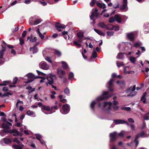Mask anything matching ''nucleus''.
<instances>
[{
  "label": "nucleus",
  "instance_id": "nucleus-1",
  "mask_svg": "<svg viewBox=\"0 0 149 149\" xmlns=\"http://www.w3.org/2000/svg\"><path fill=\"white\" fill-rule=\"evenodd\" d=\"M108 94V91H104L103 93V94L101 96L98 97L96 99V100L98 103V106L99 107H101L102 105H103V109L108 111H109L111 109L112 103L110 102H104V103L101 104L99 103L100 102L104 100L107 99L108 98L111 96H106Z\"/></svg>",
  "mask_w": 149,
  "mask_h": 149
},
{
  "label": "nucleus",
  "instance_id": "nucleus-2",
  "mask_svg": "<svg viewBox=\"0 0 149 149\" xmlns=\"http://www.w3.org/2000/svg\"><path fill=\"white\" fill-rule=\"evenodd\" d=\"M136 89L135 86H131L128 88L126 91V93L128 94L127 96H135L137 93V92L135 91Z\"/></svg>",
  "mask_w": 149,
  "mask_h": 149
},
{
  "label": "nucleus",
  "instance_id": "nucleus-3",
  "mask_svg": "<svg viewBox=\"0 0 149 149\" xmlns=\"http://www.w3.org/2000/svg\"><path fill=\"white\" fill-rule=\"evenodd\" d=\"M56 78L55 75L53 74H50L49 76H47V79L48 81L45 83L46 85L48 86V84L52 85L54 84V80H55Z\"/></svg>",
  "mask_w": 149,
  "mask_h": 149
},
{
  "label": "nucleus",
  "instance_id": "nucleus-4",
  "mask_svg": "<svg viewBox=\"0 0 149 149\" xmlns=\"http://www.w3.org/2000/svg\"><path fill=\"white\" fill-rule=\"evenodd\" d=\"M41 110L44 113L46 114H51L55 111H51V108H50L49 106L46 105H44L42 106Z\"/></svg>",
  "mask_w": 149,
  "mask_h": 149
},
{
  "label": "nucleus",
  "instance_id": "nucleus-5",
  "mask_svg": "<svg viewBox=\"0 0 149 149\" xmlns=\"http://www.w3.org/2000/svg\"><path fill=\"white\" fill-rule=\"evenodd\" d=\"M125 46V47L124 48V50H127L131 49L132 47V45L130 43L128 42L123 43L122 44H120L118 45V48L120 49V48L123 47L124 46Z\"/></svg>",
  "mask_w": 149,
  "mask_h": 149
},
{
  "label": "nucleus",
  "instance_id": "nucleus-6",
  "mask_svg": "<svg viewBox=\"0 0 149 149\" xmlns=\"http://www.w3.org/2000/svg\"><path fill=\"white\" fill-rule=\"evenodd\" d=\"M8 133H13V135L14 136H22L23 135V134L21 132H19L17 129H14L12 130H9Z\"/></svg>",
  "mask_w": 149,
  "mask_h": 149
},
{
  "label": "nucleus",
  "instance_id": "nucleus-7",
  "mask_svg": "<svg viewBox=\"0 0 149 149\" xmlns=\"http://www.w3.org/2000/svg\"><path fill=\"white\" fill-rule=\"evenodd\" d=\"M70 107L69 105L67 104L63 105V112L60 111L63 114H66L68 113L70 111Z\"/></svg>",
  "mask_w": 149,
  "mask_h": 149
},
{
  "label": "nucleus",
  "instance_id": "nucleus-8",
  "mask_svg": "<svg viewBox=\"0 0 149 149\" xmlns=\"http://www.w3.org/2000/svg\"><path fill=\"white\" fill-rule=\"evenodd\" d=\"M120 9L124 11H126L127 10V0H123V4L120 6Z\"/></svg>",
  "mask_w": 149,
  "mask_h": 149
},
{
  "label": "nucleus",
  "instance_id": "nucleus-9",
  "mask_svg": "<svg viewBox=\"0 0 149 149\" xmlns=\"http://www.w3.org/2000/svg\"><path fill=\"white\" fill-rule=\"evenodd\" d=\"M39 66L40 68L44 70H47L49 68V65L45 62H40L39 63Z\"/></svg>",
  "mask_w": 149,
  "mask_h": 149
},
{
  "label": "nucleus",
  "instance_id": "nucleus-10",
  "mask_svg": "<svg viewBox=\"0 0 149 149\" xmlns=\"http://www.w3.org/2000/svg\"><path fill=\"white\" fill-rule=\"evenodd\" d=\"M24 77H26L28 78L27 81L25 82L26 83H29L30 81H32L35 78L33 74L30 73L26 75Z\"/></svg>",
  "mask_w": 149,
  "mask_h": 149
},
{
  "label": "nucleus",
  "instance_id": "nucleus-11",
  "mask_svg": "<svg viewBox=\"0 0 149 149\" xmlns=\"http://www.w3.org/2000/svg\"><path fill=\"white\" fill-rule=\"evenodd\" d=\"M136 34V31H134L130 33H127V37L130 40H133L134 39L135 35Z\"/></svg>",
  "mask_w": 149,
  "mask_h": 149
},
{
  "label": "nucleus",
  "instance_id": "nucleus-12",
  "mask_svg": "<svg viewBox=\"0 0 149 149\" xmlns=\"http://www.w3.org/2000/svg\"><path fill=\"white\" fill-rule=\"evenodd\" d=\"M12 124L9 122H7L6 123H3L2 125V127L6 130H8L12 126Z\"/></svg>",
  "mask_w": 149,
  "mask_h": 149
},
{
  "label": "nucleus",
  "instance_id": "nucleus-13",
  "mask_svg": "<svg viewBox=\"0 0 149 149\" xmlns=\"http://www.w3.org/2000/svg\"><path fill=\"white\" fill-rule=\"evenodd\" d=\"M33 17H31L29 19V24L31 25H36L40 23L42 21L41 19H38L36 20L33 23Z\"/></svg>",
  "mask_w": 149,
  "mask_h": 149
},
{
  "label": "nucleus",
  "instance_id": "nucleus-14",
  "mask_svg": "<svg viewBox=\"0 0 149 149\" xmlns=\"http://www.w3.org/2000/svg\"><path fill=\"white\" fill-rule=\"evenodd\" d=\"M117 133L116 132H114L111 133L110 134V141L114 142L116 139V136Z\"/></svg>",
  "mask_w": 149,
  "mask_h": 149
},
{
  "label": "nucleus",
  "instance_id": "nucleus-15",
  "mask_svg": "<svg viewBox=\"0 0 149 149\" xmlns=\"http://www.w3.org/2000/svg\"><path fill=\"white\" fill-rule=\"evenodd\" d=\"M144 134V133L143 132H142L139 134H137L134 140V142L136 143V148L137 146L139 144V141L137 140V139L140 137H143Z\"/></svg>",
  "mask_w": 149,
  "mask_h": 149
},
{
  "label": "nucleus",
  "instance_id": "nucleus-16",
  "mask_svg": "<svg viewBox=\"0 0 149 149\" xmlns=\"http://www.w3.org/2000/svg\"><path fill=\"white\" fill-rule=\"evenodd\" d=\"M92 12V14L90 16V18L91 19H93L94 17H97L98 15V10L96 8L93 9Z\"/></svg>",
  "mask_w": 149,
  "mask_h": 149
},
{
  "label": "nucleus",
  "instance_id": "nucleus-17",
  "mask_svg": "<svg viewBox=\"0 0 149 149\" xmlns=\"http://www.w3.org/2000/svg\"><path fill=\"white\" fill-rule=\"evenodd\" d=\"M56 29L59 31H61V29H63L65 28V26L63 24H60L57 23L55 26Z\"/></svg>",
  "mask_w": 149,
  "mask_h": 149
},
{
  "label": "nucleus",
  "instance_id": "nucleus-18",
  "mask_svg": "<svg viewBox=\"0 0 149 149\" xmlns=\"http://www.w3.org/2000/svg\"><path fill=\"white\" fill-rule=\"evenodd\" d=\"M113 122L116 124L125 123L127 125H129V124L127 122L122 120H113Z\"/></svg>",
  "mask_w": 149,
  "mask_h": 149
},
{
  "label": "nucleus",
  "instance_id": "nucleus-19",
  "mask_svg": "<svg viewBox=\"0 0 149 149\" xmlns=\"http://www.w3.org/2000/svg\"><path fill=\"white\" fill-rule=\"evenodd\" d=\"M4 142L5 144H8L11 143V141L10 139L8 138H4L3 139L1 140L0 141V143L3 146V144L2 142Z\"/></svg>",
  "mask_w": 149,
  "mask_h": 149
},
{
  "label": "nucleus",
  "instance_id": "nucleus-20",
  "mask_svg": "<svg viewBox=\"0 0 149 149\" xmlns=\"http://www.w3.org/2000/svg\"><path fill=\"white\" fill-rule=\"evenodd\" d=\"M113 81L114 80L113 79H111L108 83L107 84L109 90L111 91H113V88H111V87L113 86Z\"/></svg>",
  "mask_w": 149,
  "mask_h": 149
},
{
  "label": "nucleus",
  "instance_id": "nucleus-21",
  "mask_svg": "<svg viewBox=\"0 0 149 149\" xmlns=\"http://www.w3.org/2000/svg\"><path fill=\"white\" fill-rule=\"evenodd\" d=\"M57 73L60 78H62L65 74L64 71L60 69L58 70Z\"/></svg>",
  "mask_w": 149,
  "mask_h": 149
},
{
  "label": "nucleus",
  "instance_id": "nucleus-22",
  "mask_svg": "<svg viewBox=\"0 0 149 149\" xmlns=\"http://www.w3.org/2000/svg\"><path fill=\"white\" fill-rule=\"evenodd\" d=\"M77 35L79 38L78 41L81 42L84 37V33L81 32H79L77 33Z\"/></svg>",
  "mask_w": 149,
  "mask_h": 149
},
{
  "label": "nucleus",
  "instance_id": "nucleus-23",
  "mask_svg": "<svg viewBox=\"0 0 149 149\" xmlns=\"http://www.w3.org/2000/svg\"><path fill=\"white\" fill-rule=\"evenodd\" d=\"M1 47L2 49L0 51V58H1L3 57V56L4 53V52L6 51V47L5 46H4L2 45Z\"/></svg>",
  "mask_w": 149,
  "mask_h": 149
},
{
  "label": "nucleus",
  "instance_id": "nucleus-24",
  "mask_svg": "<svg viewBox=\"0 0 149 149\" xmlns=\"http://www.w3.org/2000/svg\"><path fill=\"white\" fill-rule=\"evenodd\" d=\"M143 28L145 30V33H147L149 32V24L147 23H145L143 26Z\"/></svg>",
  "mask_w": 149,
  "mask_h": 149
},
{
  "label": "nucleus",
  "instance_id": "nucleus-25",
  "mask_svg": "<svg viewBox=\"0 0 149 149\" xmlns=\"http://www.w3.org/2000/svg\"><path fill=\"white\" fill-rule=\"evenodd\" d=\"M129 67V66H126L125 67L124 69V72L125 73L133 74L134 73V71H129L128 70Z\"/></svg>",
  "mask_w": 149,
  "mask_h": 149
},
{
  "label": "nucleus",
  "instance_id": "nucleus-26",
  "mask_svg": "<svg viewBox=\"0 0 149 149\" xmlns=\"http://www.w3.org/2000/svg\"><path fill=\"white\" fill-rule=\"evenodd\" d=\"M27 40H29L30 41L32 42H35L37 40L36 37H34L32 35H31L30 37H28Z\"/></svg>",
  "mask_w": 149,
  "mask_h": 149
},
{
  "label": "nucleus",
  "instance_id": "nucleus-27",
  "mask_svg": "<svg viewBox=\"0 0 149 149\" xmlns=\"http://www.w3.org/2000/svg\"><path fill=\"white\" fill-rule=\"evenodd\" d=\"M115 20L118 23L121 22V18L120 15H116L114 16Z\"/></svg>",
  "mask_w": 149,
  "mask_h": 149
},
{
  "label": "nucleus",
  "instance_id": "nucleus-28",
  "mask_svg": "<svg viewBox=\"0 0 149 149\" xmlns=\"http://www.w3.org/2000/svg\"><path fill=\"white\" fill-rule=\"evenodd\" d=\"M38 35L39 36L40 38L43 40L44 39L45 36L43 34H42L41 33H40V29H38L36 31Z\"/></svg>",
  "mask_w": 149,
  "mask_h": 149
},
{
  "label": "nucleus",
  "instance_id": "nucleus-29",
  "mask_svg": "<svg viewBox=\"0 0 149 149\" xmlns=\"http://www.w3.org/2000/svg\"><path fill=\"white\" fill-rule=\"evenodd\" d=\"M30 50L33 53H36L38 51L37 48L36 46H34L32 48H30Z\"/></svg>",
  "mask_w": 149,
  "mask_h": 149
},
{
  "label": "nucleus",
  "instance_id": "nucleus-30",
  "mask_svg": "<svg viewBox=\"0 0 149 149\" xmlns=\"http://www.w3.org/2000/svg\"><path fill=\"white\" fill-rule=\"evenodd\" d=\"M36 139L40 141V143L42 144H43L45 143L44 142L42 141L41 140V138L42 136L39 134H36Z\"/></svg>",
  "mask_w": 149,
  "mask_h": 149
},
{
  "label": "nucleus",
  "instance_id": "nucleus-31",
  "mask_svg": "<svg viewBox=\"0 0 149 149\" xmlns=\"http://www.w3.org/2000/svg\"><path fill=\"white\" fill-rule=\"evenodd\" d=\"M9 130H6L5 129H3L0 132V134L2 136H3L6 135L7 133H8V131Z\"/></svg>",
  "mask_w": 149,
  "mask_h": 149
},
{
  "label": "nucleus",
  "instance_id": "nucleus-32",
  "mask_svg": "<svg viewBox=\"0 0 149 149\" xmlns=\"http://www.w3.org/2000/svg\"><path fill=\"white\" fill-rule=\"evenodd\" d=\"M117 84L119 85L121 88H123L125 85V83L123 81H118L116 82Z\"/></svg>",
  "mask_w": 149,
  "mask_h": 149
},
{
  "label": "nucleus",
  "instance_id": "nucleus-33",
  "mask_svg": "<svg viewBox=\"0 0 149 149\" xmlns=\"http://www.w3.org/2000/svg\"><path fill=\"white\" fill-rule=\"evenodd\" d=\"M26 113L29 116H32L33 117H35L36 116V115H35V113L32 111L29 110L26 111Z\"/></svg>",
  "mask_w": 149,
  "mask_h": 149
},
{
  "label": "nucleus",
  "instance_id": "nucleus-34",
  "mask_svg": "<svg viewBox=\"0 0 149 149\" xmlns=\"http://www.w3.org/2000/svg\"><path fill=\"white\" fill-rule=\"evenodd\" d=\"M61 63L62 64V67L63 69H68V66L66 62L63 61H62Z\"/></svg>",
  "mask_w": 149,
  "mask_h": 149
},
{
  "label": "nucleus",
  "instance_id": "nucleus-35",
  "mask_svg": "<svg viewBox=\"0 0 149 149\" xmlns=\"http://www.w3.org/2000/svg\"><path fill=\"white\" fill-rule=\"evenodd\" d=\"M96 4L100 8H102L103 9L106 8V5L104 3L102 4L100 3L97 2Z\"/></svg>",
  "mask_w": 149,
  "mask_h": 149
},
{
  "label": "nucleus",
  "instance_id": "nucleus-36",
  "mask_svg": "<svg viewBox=\"0 0 149 149\" xmlns=\"http://www.w3.org/2000/svg\"><path fill=\"white\" fill-rule=\"evenodd\" d=\"M26 89L28 90L29 91L28 93L29 94L31 92H33L35 91V88H32L30 86H29L26 88Z\"/></svg>",
  "mask_w": 149,
  "mask_h": 149
},
{
  "label": "nucleus",
  "instance_id": "nucleus-37",
  "mask_svg": "<svg viewBox=\"0 0 149 149\" xmlns=\"http://www.w3.org/2000/svg\"><path fill=\"white\" fill-rule=\"evenodd\" d=\"M94 30L99 35L103 36H105L104 34L102 31L96 29H94Z\"/></svg>",
  "mask_w": 149,
  "mask_h": 149
},
{
  "label": "nucleus",
  "instance_id": "nucleus-38",
  "mask_svg": "<svg viewBox=\"0 0 149 149\" xmlns=\"http://www.w3.org/2000/svg\"><path fill=\"white\" fill-rule=\"evenodd\" d=\"M99 27L103 29H106V25L103 22H100L98 24Z\"/></svg>",
  "mask_w": 149,
  "mask_h": 149
},
{
  "label": "nucleus",
  "instance_id": "nucleus-39",
  "mask_svg": "<svg viewBox=\"0 0 149 149\" xmlns=\"http://www.w3.org/2000/svg\"><path fill=\"white\" fill-rule=\"evenodd\" d=\"M146 94L147 93H144L142 96L141 100V101H143V103H146V99L145 97Z\"/></svg>",
  "mask_w": 149,
  "mask_h": 149
},
{
  "label": "nucleus",
  "instance_id": "nucleus-40",
  "mask_svg": "<svg viewBox=\"0 0 149 149\" xmlns=\"http://www.w3.org/2000/svg\"><path fill=\"white\" fill-rule=\"evenodd\" d=\"M113 25L111 24H108L106 25V29L107 30H112Z\"/></svg>",
  "mask_w": 149,
  "mask_h": 149
},
{
  "label": "nucleus",
  "instance_id": "nucleus-41",
  "mask_svg": "<svg viewBox=\"0 0 149 149\" xmlns=\"http://www.w3.org/2000/svg\"><path fill=\"white\" fill-rule=\"evenodd\" d=\"M12 94L9 92H7L5 93H4L3 95H2L1 93H0V97H3V96H7L8 95H12Z\"/></svg>",
  "mask_w": 149,
  "mask_h": 149
},
{
  "label": "nucleus",
  "instance_id": "nucleus-42",
  "mask_svg": "<svg viewBox=\"0 0 149 149\" xmlns=\"http://www.w3.org/2000/svg\"><path fill=\"white\" fill-rule=\"evenodd\" d=\"M124 53H119L117 56V58L119 59H121L123 58V54Z\"/></svg>",
  "mask_w": 149,
  "mask_h": 149
},
{
  "label": "nucleus",
  "instance_id": "nucleus-43",
  "mask_svg": "<svg viewBox=\"0 0 149 149\" xmlns=\"http://www.w3.org/2000/svg\"><path fill=\"white\" fill-rule=\"evenodd\" d=\"M12 147L14 149H22L21 147L16 145H14L12 146Z\"/></svg>",
  "mask_w": 149,
  "mask_h": 149
},
{
  "label": "nucleus",
  "instance_id": "nucleus-44",
  "mask_svg": "<svg viewBox=\"0 0 149 149\" xmlns=\"http://www.w3.org/2000/svg\"><path fill=\"white\" fill-rule=\"evenodd\" d=\"M62 34L63 35L65 36H64V38L65 39H67L68 37V38H69V36L68 35V32L67 31H63L62 33Z\"/></svg>",
  "mask_w": 149,
  "mask_h": 149
},
{
  "label": "nucleus",
  "instance_id": "nucleus-45",
  "mask_svg": "<svg viewBox=\"0 0 149 149\" xmlns=\"http://www.w3.org/2000/svg\"><path fill=\"white\" fill-rule=\"evenodd\" d=\"M142 45V43L141 42H136L134 45V46L135 47H141Z\"/></svg>",
  "mask_w": 149,
  "mask_h": 149
},
{
  "label": "nucleus",
  "instance_id": "nucleus-46",
  "mask_svg": "<svg viewBox=\"0 0 149 149\" xmlns=\"http://www.w3.org/2000/svg\"><path fill=\"white\" fill-rule=\"evenodd\" d=\"M69 78L71 80H72L74 79V74L71 72L69 74Z\"/></svg>",
  "mask_w": 149,
  "mask_h": 149
},
{
  "label": "nucleus",
  "instance_id": "nucleus-47",
  "mask_svg": "<svg viewBox=\"0 0 149 149\" xmlns=\"http://www.w3.org/2000/svg\"><path fill=\"white\" fill-rule=\"evenodd\" d=\"M97 56V53L96 51H95L94 49L93 52L92 56H91V58H96Z\"/></svg>",
  "mask_w": 149,
  "mask_h": 149
},
{
  "label": "nucleus",
  "instance_id": "nucleus-48",
  "mask_svg": "<svg viewBox=\"0 0 149 149\" xmlns=\"http://www.w3.org/2000/svg\"><path fill=\"white\" fill-rule=\"evenodd\" d=\"M130 60L132 63H134L136 60L135 57L132 56L130 57Z\"/></svg>",
  "mask_w": 149,
  "mask_h": 149
},
{
  "label": "nucleus",
  "instance_id": "nucleus-49",
  "mask_svg": "<svg viewBox=\"0 0 149 149\" xmlns=\"http://www.w3.org/2000/svg\"><path fill=\"white\" fill-rule=\"evenodd\" d=\"M96 102L95 101H93L91 103V108L92 109H94V106L96 104Z\"/></svg>",
  "mask_w": 149,
  "mask_h": 149
},
{
  "label": "nucleus",
  "instance_id": "nucleus-50",
  "mask_svg": "<svg viewBox=\"0 0 149 149\" xmlns=\"http://www.w3.org/2000/svg\"><path fill=\"white\" fill-rule=\"evenodd\" d=\"M9 81H3L2 83L0 84V86H6L7 84L9 83Z\"/></svg>",
  "mask_w": 149,
  "mask_h": 149
},
{
  "label": "nucleus",
  "instance_id": "nucleus-51",
  "mask_svg": "<svg viewBox=\"0 0 149 149\" xmlns=\"http://www.w3.org/2000/svg\"><path fill=\"white\" fill-rule=\"evenodd\" d=\"M64 92L66 95H68L70 93V90L68 88H66L64 90Z\"/></svg>",
  "mask_w": 149,
  "mask_h": 149
},
{
  "label": "nucleus",
  "instance_id": "nucleus-52",
  "mask_svg": "<svg viewBox=\"0 0 149 149\" xmlns=\"http://www.w3.org/2000/svg\"><path fill=\"white\" fill-rule=\"evenodd\" d=\"M23 104V102L22 101L19 100H18L17 102V104H16V106L17 107L18 106V105L19 104L21 105H22Z\"/></svg>",
  "mask_w": 149,
  "mask_h": 149
},
{
  "label": "nucleus",
  "instance_id": "nucleus-53",
  "mask_svg": "<svg viewBox=\"0 0 149 149\" xmlns=\"http://www.w3.org/2000/svg\"><path fill=\"white\" fill-rule=\"evenodd\" d=\"M13 141L15 142H16L17 144H20V141L17 138H15L13 140Z\"/></svg>",
  "mask_w": 149,
  "mask_h": 149
},
{
  "label": "nucleus",
  "instance_id": "nucleus-54",
  "mask_svg": "<svg viewBox=\"0 0 149 149\" xmlns=\"http://www.w3.org/2000/svg\"><path fill=\"white\" fill-rule=\"evenodd\" d=\"M57 109L58 108L57 106L55 105L54 106H52L51 107V111H55V110H53V109Z\"/></svg>",
  "mask_w": 149,
  "mask_h": 149
},
{
  "label": "nucleus",
  "instance_id": "nucleus-55",
  "mask_svg": "<svg viewBox=\"0 0 149 149\" xmlns=\"http://www.w3.org/2000/svg\"><path fill=\"white\" fill-rule=\"evenodd\" d=\"M121 109L123 110H126L127 111H130L131 110V108L130 107H123Z\"/></svg>",
  "mask_w": 149,
  "mask_h": 149
},
{
  "label": "nucleus",
  "instance_id": "nucleus-56",
  "mask_svg": "<svg viewBox=\"0 0 149 149\" xmlns=\"http://www.w3.org/2000/svg\"><path fill=\"white\" fill-rule=\"evenodd\" d=\"M45 59L46 61H47L49 62L52 63V60H51V58L49 57H47L46 58H45Z\"/></svg>",
  "mask_w": 149,
  "mask_h": 149
},
{
  "label": "nucleus",
  "instance_id": "nucleus-57",
  "mask_svg": "<svg viewBox=\"0 0 149 149\" xmlns=\"http://www.w3.org/2000/svg\"><path fill=\"white\" fill-rule=\"evenodd\" d=\"M55 53L56 55L58 56H59L61 55V53L58 50H55Z\"/></svg>",
  "mask_w": 149,
  "mask_h": 149
},
{
  "label": "nucleus",
  "instance_id": "nucleus-58",
  "mask_svg": "<svg viewBox=\"0 0 149 149\" xmlns=\"http://www.w3.org/2000/svg\"><path fill=\"white\" fill-rule=\"evenodd\" d=\"M19 40L20 42V44L21 45H22L24 44V40L22 38H20L19 39Z\"/></svg>",
  "mask_w": 149,
  "mask_h": 149
},
{
  "label": "nucleus",
  "instance_id": "nucleus-59",
  "mask_svg": "<svg viewBox=\"0 0 149 149\" xmlns=\"http://www.w3.org/2000/svg\"><path fill=\"white\" fill-rule=\"evenodd\" d=\"M115 20V17H111L110 18L109 20V22L110 23H112Z\"/></svg>",
  "mask_w": 149,
  "mask_h": 149
},
{
  "label": "nucleus",
  "instance_id": "nucleus-60",
  "mask_svg": "<svg viewBox=\"0 0 149 149\" xmlns=\"http://www.w3.org/2000/svg\"><path fill=\"white\" fill-rule=\"evenodd\" d=\"M96 2V1H95V0H92L90 3V5L91 6H94L95 4V3Z\"/></svg>",
  "mask_w": 149,
  "mask_h": 149
},
{
  "label": "nucleus",
  "instance_id": "nucleus-61",
  "mask_svg": "<svg viewBox=\"0 0 149 149\" xmlns=\"http://www.w3.org/2000/svg\"><path fill=\"white\" fill-rule=\"evenodd\" d=\"M107 34L108 36H111L113 35V32L112 31H108L107 32Z\"/></svg>",
  "mask_w": 149,
  "mask_h": 149
},
{
  "label": "nucleus",
  "instance_id": "nucleus-62",
  "mask_svg": "<svg viewBox=\"0 0 149 149\" xmlns=\"http://www.w3.org/2000/svg\"><path fill=\"white\" fill-rule=\"evenodd\" d=\"M118 67H120V66L123 65V63L122 62H117L116 63Z\"/></svg>",
  "mask_w": 149,
  "mask_h": 149
},
{
  "label": "nucleus",
  "instance_id": "nucleus-63",
  "mask_svg": "<svg viewBox=\"0 0 149 149\" xmlns=\"http://www.w3.org/2000/svg\"><path fill=\"white\" fill-rule=\"evenodd\" d=\"M73 43L74 45L79 47H80L81 46V45L76 41H74Z\"/></svg>",
  "mask_w": 149,
  "mask_h": 149
},
{
  "label": "nucleus",
  "instance_id": "nucleus-64",
  "mask_svg": "<svg viewBox=\"0 0 149 149\" xmlns=\"http://www.w3.org/2000/svg\"><path fill=\"white\" fill-rule=\"evenodd\" d=\"M119 29V27L118 26H113V29L115 31L118 30Z\"/></svg>",
  "mask_w": 149,
  "mask_h": 149
}]
</instances>
